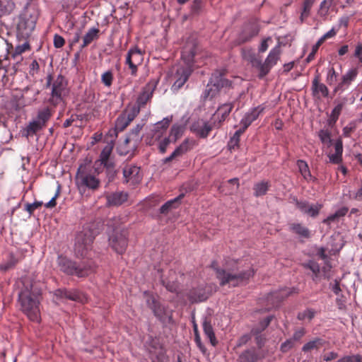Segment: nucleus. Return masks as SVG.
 I'll use <instances>...</instances> for the list:
<instances>
[{
  "label": "nucleus",
  "mask_w": 362,
  "mask_h": 362,
  "mask_svg": "<svg viewBox=\"0 0 362 362\" xmlns=\"http://www.w3.org/2000/svg\"><path fill=\"white\" fill-rule=\"evenodd\" d=\"M22 284L23 287L18 294L21 309L31 321L39 322L42 283L28 276L23 279Z\"/></svg>",
  "instance_id": "f257e3e1"
},
{
  "label": "nucleus",
  "mask_w": 362,
  "mask_h": 362,
  "mask_svg": "<svg viewBox=\"0 0 362 362\" xmlns=\"http://www.w3.org/2000/svg\"><path fill=\"white\" fill-rule=\"evenodd\" d=\"M39 16L35 5L28 3L15 18L16 36L18 40H28L34 30Z\"/></svg>",
  "instance_id": "f03ea898"
},
{
  "label": "nucleus",
  "mask_w": 362,
  "mask_h": 362,
  "mask_svg": "<svg viewBox=\"0 0 362 362\" xmlns=\"http://www.w3.org/2000/svg\"><path fill=\"white\" fill-rule=\"evenodd\" d=\"M57 263L62 272L78 278L88 276L93 273L95 269V264L91 259L76 262L62 255L58 257Z\"/></svg>",
  "instance_id": "7ed1b4c3"
},
{
  "label": "nucleus",
  "mask_w": 362,
  "mask_h": 362,
  "mask_svg": "<svg viewBox=\"0 0 362 362\" xmlns=\"http://www.w3.org/2000/svg\"><path fill=\"white\" fill-rule=\"evenodd\" d=\"M216 276L221 286L229 285L230 286H238L246 283L254 275V270L249 268L246 270H234L216 268Z\"/></svg>",
  "instance_id": "20e7f679"
},
{
  "label": "nucleus",
  "mask_w": 362,
  "mask_h": 362,
  "mask_svg": "<svg viewBox=\"0 0 362 362\" xmlns=\"http://www.w3.org/2000/svg\"><path fill=\"white\" fill-rule=\"evenodd\" d=\"M98 233L93 223L84 226L83 230L77 233L74 245V253L77 257H86Z\"/></svg>",
  "instance_id": "39448f33"
},
{
  "label": "nucleus",
  "mask_w": 362,
  "mask_h": 362,
  "mask_svg": "<svg viewBox=\"0 0 362 362\" xmlns=\"http://www.w3.org/2000/svg\"><path fill=\"white\" fill-rule=\"evenodd\" d=\"M100 169L94 167V169L90 166L81 165L77 171L76 176V182L80 191L85 192L86 189L92 191L97 190L100 185V179L96 177Z\"/></svg>",
  "instance_id": "423d86ee"
},
{
  "label": "nucleus",
  "mask_w": 362,
  "mask_h": 362,
  "mask_svg": "<svg viewBox=\"0 0 362 362\" xmlns=\"http://www.w3.org/2000/svg\"><path fill=\"white\" fill-rule=\"evenodd\" d=\"M196 46L194 44L192 47L186 46L182 52V58L187 64L186 67H180L176 71V80L173 84V87L180 89L187 82L189 76L192 72V65L194 62V58L196 54Z\"/></svg>",
  "instance_id": "0eeeda50"
},
{
  "label": "nucleus",
  "mask_w": 362,
  "mask_h": 362,
  "mask_svg": "<svg viewBox=\"0 0 362 362\" xmlns=\"http://www.w3.org/2000/svg\"><path fill=\"white\" fill-rule=\"evenodd\" d=\"M46 86L52 87L51 95L49 99V102L51 105L57 106L64 101V98L68 93L67 81L64 76L61 74L58 75L52 82V76H47Z\"/></svg>",
  "instance_id": "6e6552de"
},
{
  "label": "nucleus",
  "mask_w": 362,
  "mask_h": 362,
  "mask_svg": "<svg viewBox=\"0 0 362 362\" xmlns=\"http://www.w3.org/2000/svg\"><path fill=\"white\" fill-rule=\"evenodd\" d=\"M128 231L122 226L115 227L108 235V245L118 255L125 253L128 246Z\"/></svg>",
  "instance_id": "1a4fd4ad"
},
{
  "label": "nucleus",
  "mask_w": 362,
  "mask_h": 362,
  "mask_svg": "<svg viewBox=\"0 0 362 362\" xmlns=\"http://www.w3.org/2000/svg\"><path fill=\"white\" fill-rule=\"evenodd\" d=\"M114 146L115 144L113 140L107 141V144L103 148L99 158L95 162V166L96 168L100 169V167L103 166L104 168H106L107 173L110 175L111 177L115 175V164L111 158Z\"/></svg>",
  "instance_id": "9d476101"
},
{
  "label": "nucleus",
  "mask_w": 362,
  "mask_h": 362,
  "mask_svg": "<svg viewBox=\"0 0 362 362\" xmlns=\"http://www.w3.org/2000/svg\"><path fill=\"white\" fill-rule=\"evenodd\" d=\"M280 54L281 49L279 45L274 47L270 50L265 61L263 63L261 62L260 69L258 74L259 78H264L269 73L272 68L276 64L280 59Z\"/></svg>",
  "instance_id": "9b49d317"
},
{
  "label": "nucleus",
  "mask_w": 362,
  "mask_h": 362,
  "mask_svg": "<svg viewBox=\"0 0 362 362\" xmlns=\"http://www.w3.org/2000/svg\"><path fill=\"white\" fill-rule=\"evenodd\" d=\"M143 62V53L141 50L135 46L131 48L127 54L125 64L129 66L131 74L135 76L137 74L138 66Z\"/></svg>",
  "instance_id": "f8f14e48"
},
{
  "label": "nucleus",
  "mask_w": 362,
  "mask_h": 362,
  "mask_svg": "<svg viewBox=\"0 0 362 362\" xmlns=\"http://www.w3.org/2000/svg\"><path fill=\"white\" fill-rule=\"evenodd\" d=\"M210 83L216 86L221 92L227 93L233 88V83L226 77L225 70L215 71L210 78Z\"/></svg>",
  "instance_id": "ddd939ff"
},
{
  "label": "nucleus",
  "mask_w": 362,
  "mask_h": 362,
  "mask_svg": "<svg viewBox=\"0 0 362 362\" xmlns=\"http://www.w3.org/2000/svg\"><path fill=\"white\" fill-rule=\"evenodd\" d=\"M358 74L357 68L349 69L344 75L341 76L338 83L333 89V94L341 93L347 90L351 83L355 81Z\"/></svg>",
  "instance_id": "4468645a"
},
{
  "label": "nucleus",
  "mask_w": 362,
  "mask_h": 362,
  "mask_svg": "<svg viewBox=\"0 0 362 362\" xmlns=\"http://www.w3.org/2000/svg\"><path fill=\"white\" fill-rule=\"evenodd\" d=\"M141 141V136L140 135L130 132L124 141L117 146L118 153L122 156L128 154L137 147Z\"/></svg>",
  "instance_id": "2eb2a0df"
},
{
  "label": "nucleus",
  "mask_w": 362,
  "mask_h": 362,
  "mask_svg": "<svg viewBox=\"0 0 362 362\" xmlns=\"http://www.w3.org/2000/svg\"><path fill=\"white\" fill-rule=\"evenodd\" d=\"M190 131L200 139H206L214 129L210 122L203 119L194 121L189 127Z\"/></svg>",
  "instance_id": "dca6fc26"
},
{
  "label": "nucleus",
  "mask_w": 362,
  "mask_h": 362,
  "mask_svg": "<svg viewBox=\"0 0 362 362\" xmlns=\"http://www.w3.org/2000/svg\"><path fill=\"white\" fill-rule=\"evenodd\" d=\"M197 142L192 139H186L183 142L175 148V150L168 156L163 160V163H168L183 154L191 151L196 145Z\"/></svg>",
  "instance_id": "f3484780"
},
{
  "label": "nucleus",
  "mask_w": 362,
  "mask_h": 362,
  "mask_svg": "<svg viewBox=\"0 0 362 362\" xmlns=\"http://www.w3.org/2000/svg\"><path fill=\"white\" fill-rule=\"evenodd\" d=\"M156 85V83L153 81H151L145 85L137 98L136 104L138 107L136 109H139V111L140 108L144 107L151 100Z\"/></svg>",
  "instance_id": "a211bd4d"
},
{
  "label": "nucleus",
  "mask_w": 362,
  "mask_h": 362,
  "mask_svg": "<svg viewBox=\"0 0 362 362\" xmlns=\"http://www.w3.org/2000/svg\"><path fill=\"white\" fill-rule=\"evenodd\" d=\"M138 114L139 109H136V107L122 112L117 118L115 126L119 131L122 132L135 119Z\"/></svg>",
  "instance_id": "6ab92c4d"
},
{
  "label": "nucleus",
  "mask_w": 362,
  "mask_h": 362,
  "mask_svg": "<svg viewBox=\"0 0 362 362\" xmlns=\"http://www.w3.org/2000/svg\"><path fill=\"white\" fill-rule=\"evenodd\" d=\"M123 177L124 182L131 185L139 183L141 180L140 168L132 164L126 165L123 168Z\"/></svg>",
  "instance_id": "aec40b11"
},
{
  "label": "nucleus",
  "mask_w": 362,
  "mask_h": 362,
  "mask_svg": "<svg viewBox=\"0 0 362 362\" xmlns=\"http://www.w3.org/2000/svg\"><path fill=\"white\" fill-rule=\"evenodd\" d=\"M10 48H12V45H9L7 40L0 35V76H1L2 80L6 77L8 74V69L6 65L4 64V62L8 59Z\"/></svg>",
  "instance_id": "412c9836"
},
{
  "label": "nucleus",
  "mask_w": 362,
  "mask_h": 362,
  "mask_svg": "<svg viewBox=\"0 0 362 362\" xmlns=\"http://www.w3.org/2000/svg\"><path fill=\"white\" fill-rule=\"evenodd\" d=\"M148 307L153 311L154 315L159 320H163L166 315L165 308L156 298L147 291L144 292Z\"/></svg>",
  "instance_id": "4be33fe9"
},
{
  "label": "nucleus",
  "mask_w": 362,
  "mask_h": 362,
  "mask_svg": "<svg viewBox=\"0 0 362 362\" xmlns=\"http://www.w3.org/2000/svg\"><path fill=\"white\" fill-rule=\"evenodd\" d=\"M54 296L58 298H66L74 301H86V297L77 290L57 289Z\"/></svg>",
  "instance_id": "5701e85b"
},
{
  "label": "nucleus",
  "mask_w": 362,
  "mask_h": 362,
  "mask_svg": "<svg viewBox=\"0 0 362 362\" xmlns=\"http://www.w3.org/2000/svg\"><path fill=\"white\" fill-rule=\"evenodd\" d=\"M311 90L313 95L317 98L320 97L327 98L329 96V89L325 84L320 82L319 74L315 76L312 81Z\"/></svg>",
  "instance_id": "b1692460"
},
{
  "label": "nucleus",
  "mask_w": 362,
  "mask_h": 362,
  "mask_svg": "<svg viewBox=\"0 0 362 362\" xmlns=\"http://www.w3.org/2000/svg\"><path fill=\"white\" fill-rule=\"evenodd\" d=\"M264 109L265 107L262 105H258L257 107L251 109L242 118L240 124L247 129L250 125L258 118L259 115H261L264 111Z\"/></svg>",
  "instance_id": "393cba45"
},
{
  "label": "nucleus",
  "mask_w": 362,
  "mask_h": 362,
  "mask_svg": "<svg viewBox=\"0 0 362 362\" xmlns=\"http://www.w3.org/2000/svg\"><path fill=\"white\" fill-rule=\"evenodd\" d=\"M296 204L301 212L307 214L311 217H316L322 207V205L319 204L310 205L305 201L296 200Z\"/></svg>",
  "instance_id": "a878e982"
},
{
  "label": "nucleus",
  "mask_w": 362,
  "mask_h": 362,
  "mask_svg": "<svg viewBox=\"0 0 362 362\" xmlns=\"http://www.w3.org/2000/svg\"><path fill=\"white\" fill-rule=\"evenodd\" d=\"M334 153H329L327 156L329 158V162L339 165L342 163V153H343V143L341 139H339L334 143Z\"/></svg>",
  "instance_id": "bb28decb"
},
{
  "label": "nucleus",
  "mask_w": 362,
  "mask_h": 362,
  "mask_svg": "<svg viewBox=\"0 0 362 362\" xmlns=\"http://www.w3.org/2000/svg\"><path fill=\"white\" fill-rule=\"evenodd\" d=\"M129 194L126 192L118 191L106 196L107 204L109 206H119L127 201Z\"/></svg>",
  "instance_id": "cd10ccee"
},
{
  "label": "nucleus",
  "mask_w": 362,
  "mask_h": 362,
  "mask_svg": "<svg viewBox=\"0 0 362 362\" xmlns=\"http://www.w3.org/2000/svg\"><path fill=\"white\" fill-rule=\"evenodd\" d=\"M202 327L205 335L209 339L210 343L212 346H215L218 341L216 340L214 329L211 323L210 317H205L203 319Z\"/></svg>",
  "instance_id": "c85d7f7f"
},
{
  "label": "nucleus",
  "mask_w": 362,
  "mask_h": 362,
  "mask_svg": "<svg viewBox=\"0 0 362 362\" xmlns=\"http://www.w3.org/2000/svg\"><path fill=\"white\" fill-rule=\"evenodd\" d=\"M327 343V342L325 339L320 337H315L303 346L302 351L307 353L314 349L318 350Z\"/></svg>",
  "instance_id": "c756f323"
},
{
  "label": "nucleus",
  "mask_w": 362,
  "mask_h": 362,
  "mask_svg": "<svg viewBox=\"0 0 362 362\" xmlns=\"http://www.w3.org/2000/svg\"><path fill=\"white\" fill-rule=\"evenodd\" d=\"M189 298L192 303L202 302L208 298V296L203 287H198L189 291Z\"/></svg>",
  "instance_id": "7c9ffc66"
},
{
  "label": "nucleus",
  "mask_w": 362,
  "mask_h": 362,
  "mask_svg": "<svg viewBox=\"0 0 362 362\" xmlns=\"http://www.w3.org/2000/svg\"><path fill=\"white\" fill-rule=\"evenodd\" d=\"M259 359V354L254 349L245 350L238 357L239 362H257Z\"/></svg>",
  "instance_id": "2f4dec72"
},
{
  "label": "nucleus",
  "mask_w": 362,
  "mask_h": 362,
  "mask_svg": "<svg viewBox=\"0 0 362 362\" xmlns=\"http://www.w3.org/2000/svg\"><path fill=\"white\" fill-rule=\"evenodd\" d=\"M242 56L245 61L251 64L253 67L257 68L259 71L261 59L257 57L255 53L250 50L243 49Z\"/></svg>",
  "instance_id": "473e14b6"
},
{
  "label": "nucleus",
  "mask_w": 362,
  "mask_h": 362,
  "mask_svg": "<svg viewBox=\"0 0 362 362\" xmlns=\"http://www.w3.org/2000/svg\"><path fill=\"white\" fill-rule=\"evenodd\" d=\"M259 33V29L256 26H247L238 37L239 43H245L256 36Z\"/></svg>",
  "instance_id": "72a5a7b5"
},
{
  "label": "nucleus",
  "mask_w": 362,
  "mask_h": 362,
  "mask_svg": "<svg viewBox=\"0 0 362 362\" xmlns=\"http://www.w3.org/2000/svg\"><path fill=\"white\" fill-rule=\"evenodd\" d=\"M184 194H180L175 199H170L165 202L160 209V213L167 214L171 209L177 208L180 204Z\"/></svg>",
  "instance_id": "f704fd0d"
},
{
  "label": "nucleus",
  "mask_w": 362,
  "mask_h": 362,
  "mask_svg": "<svg viewBox=\"0 0 362 362\" xmlns=\"http://www.w3.org/2000/svg\"><path fill=\"white\" fill-rule=\"evenodd\" d=\"M289 230L300 237L309 238L310 236V230L301 223H292L289 224Z\"/></svg>",
  "instance_id": "c9c22d12"
},
{
  "label": "nucleus",
  "mask_w": 362,
  "mask_h": 362,
  "mask_svg": "<svg viewBox=\"0 0 362 362\" xmlns=\"http://www.w3.org/2000/svg\"><path fill=\"white\" fill-rule=\"evenodd\" d=\"M269 181H261L255 183L253 186V194L256 197L265 195L270 187Z\"/></svg>",
  "instance_id": "e433bc0d"
},
{
  "label": "nucleus",
  "mask_w": 362,
  "mask_h": 362,
  "mask_svg": "<svg viewBox=\"0 0 362 362\" xmlns=\"http://www.w3.org/2000/svg\"><path fill=\"white\" fill-rule=\"evenodd\" d=\"M273 319L272 315H269L264 318L262 320L259 321L258 324L255 325L251 329L250 334H262V332L267 329V327L269 325L272 320Z\"/></svg>",
  "instance_id": "4c0bfd02"
},
{
  "label": "nucleus",
  "mask_w": 362,
  "mask_h": 362,
  "mask_svg": "<svg viewBox=\"0 0 362 362\" xmlns=\"http://www.w3.org/2000/svg\"><path fill=\"white\" fill-rule=\"evenodd\" d=\"M171 119L168 117L164 118L162 121L156 124L154 127L155 134L153 136L156 139H158L165 132L170 125Z\"/></svg>",
  "instance_id": "58836bf2"
},
{
  "label": "nucleus",
  "mask_w": 362,
  "mask_h": 362,
  "mask_svg": "<svg viewBox=\"0 0 362 362\" xmlns=\"http://www.w3.org/2000/svg\"><path fill=\"white\" fill-rule=\"evenodd\" d=\"M52 113L49 107H47L40 110L37 112L36 121L38 122L42 127H45L47 122L50 119Z\"/></svg>",
  "instance_id": "ea45409f"
},
{
  "label": "nucleus",
  "mask_w": 362,
  "mask_h": 362,
  "mask_svg": "<svg viewBox=\"0 0 362 362\" xmlns=\"http://www.w3.org/2000/svg\"><path fill=\"white\" fill-rule=\"evenodd\" d=\"M99 32H100V30L98 28H90L88 31V33L84 35V37L83 38V44L81 47V49H83V48L87 47L94 40L98 39Z\"/></svg>",
  "instance_id": "a19ab883"
},
{
  "label": "nucleus",
  "mask_w": 362,
  "mask_h": 362,
  "mask_svg": "<svg viewBox=\"0 0 362 362\" xmlns=\"http://www.w3.org/2000/svg\"><path fill=\"white\" fill-rule=\"evenodd\" d=\"M44 127H42L38 122L36 120H33L30 122L28 126L25 127L23 135L28 138L30 136H33L37 132L42 129Z\"/></svg>",
  "instance_id": "79ce46f5"
},
{
  "label": "nucleus",
  "mask_w": 362,
  "mask_h": 362,
  "mask_svg": "<svg viewBox=\"0 0 362 362\" xmlns=\"http://www.w3.org/2000/svg\"><path fill=\"white\" fill-rule=\"evenodd\" d=\"M221 93V92L216 86H214L212 83L209 82L203 93L202 97L204 100H211Z\"/></svg>",
  "instance_id": "37998d69"
},
{
  "label": "nucleus",
  "mask_w": 362,
  "mask_h": 362,
  "mask_svg": "<svg viewBox=\"0 0 362 362\" xmlns=\"http://www.w3.org/2000/svg\"><path fill=\"white\" fill-rule=\"evenodd\" d=\"M296 165L303 178L306 180H310L312 179V175L307 162L303 160H298Z\"/></svg>",
  "instance_id": "c03bdc74"
},
{
  "label": "nucleus",
  "mask_w": 362,
  "mask_h": 362,
  "mask_svg": "<svg viewBox=\"0 0 362 362\" xmlns=\"http://www.w3.org/2000/svg\"><path fill=\"white\" fill-rule=\"evenodd\" d=\"M15 8V4L11 0H0V17L11 13Z\"/></svg>",
  "instance_id": "a18cd8bd"
},
{
  "label": "nucleus",
  "mask_w": 362,
  "mask_h": 362,
  "mask_svg": "<svg viewBox=\"0 0 362 362\" xmlns=\"http://www.w3.org/2000/svg\"><path fill=\"white\" fill-rule=\"evenodd\" d=\"M349 211L347 207H341L338 209L334 214L329 215L327 218L324 219L323 223L329 224L331 222L339 220L340 218L344 216Z\"/></svg>",
  "instance_id": "49530a36"
},
{
  "label": "nucleus",
  "mask_w": 362,
  "mask_h": 362,
  "mask_svg": "<svg viewBox=\"0 0 362 362\" xmlns=\"http://www.w3.org/2000/svg\"><path fill=\"white\" fill-rule=\"evenodd\" d=\"M234 107L233 103H224L218 107L217 110L214 113V118L217 116V115L221 114L222 115V118H227L230 115Z\"/></svg>",
  "instance_id": "de8ad7c7"
},
{
  "label": "nucleus",
  "mask_w": 362,
  "mask_h": 362,
  "mask_svg": "<svg viewBox=\"0 0 362 362\" xmlns=\"http://www.w3.org/2000/svg\"><path fill=\"white\" fill-rule=\"evenodd\" d=\"M184 132V127L180 124H173L170 129V134L168 137L171 139L173 142H175L179 138L181 137Z\"/></svg>",
  "instance_id": "09e8293b"
},
{
  "label": "nucleus",
  "mask_w": 362,
  "mask_h": 362,
  "mask_svg": "<svg viewBox=\"0 0 362 362\" xmlns=\"http://www.w3.org/2000/svg\"><path fill=\"white\" fill-rule=\"evenodd\" d=\"M333 1L334 0H323L320 3L317 12L320 17L326 18L328 16L329 8L333 4Z\"/></svg>",
  "instance_id": "8fccbe9b"
},
{
  "label": "nucleus",
  "mask_w": 362,
  "mask_h": 362,
  "mask_svg": "<svg viewBox=\"0 0 362 362\" xmlns=\"http://www.w3.org/2000/svg\"><path fill=\"white\" fill-rule=\"evenodd\" d=\"M316 0H304L303 3V11L300 15V21L303 22L310 13L311 8Z\"/></svg>",
  "instance_id": "3c124183"
},
{
  "label": "nucleus",
  "mask_w": 362,
  "mask_h": 362,
  "mask_svg": "<svg viewBox=\"0 0 362 362\" xmlns=\"http://www.w3.org/2000/svg\"><path fill=\"white\" fill-rule=\"evenodd\" d=\"M23 40L24 41V42L22 45H17L14 51L11 54L13 58L30 49V45L28 40Z\"/></svg>",
  "instance_id": "603ef678"
},
{
  "label": "nucleus",
  "mask_w": 362,
  "mask_h": 362,
  "mask_svg": "<svg viewBox=\"0 0 362 362\" xmlns=\"http://www.w3.org/2000/svg\"><path fill=\"white\" fill-rule=\"evenodd\" d=\"M316 311L313 308H307L306 310L298 313L297 315V318L299 320H308L309 321L312 320L315 316Z\"/></svg>",
  "instance_id": "864d4df0"
},
{
  "label": "nucleus",
  "mask_w": 362,
  "mask_h": 362,
  "mask_svg": "<svg viewBox=\"0 0 362 362\" xmlns=\"http://www.w3.org/2000/svg\"><path fill=\"white\" fill-rule=\"evenodd\" d=\"M114 75L112 70H107L101 75V82L105 87H110L112 85Z\"/></svg>",
  "instance_id": "5fc2aeb1"
},
{
  "label": "nucleus",
  "mask_w": 362,
  "mask_h": 362,
  "mask_svg": "<svg viewBox=\"0 0 362 362\" xmlns=\"http://www.w3.org/2000/svg\"><path fill=\"white\" fill-rule=\"evenodd\" d=\"M344 103H339L332 110L331 115H330V120L335 123L337 119H339V117L342 111V109L344 107Z\"/></svg>",
  "instance_id": "6e6d98bb"
},
{
  "label": "nucleus",
  "mask_w": 362,
  "mask_h": 362,
  "mask_svg": "<svg viewBox=\"0 0 362 362\" xmlns=\"http://www.w3.org/2000/svg\"><path fill=\"white\" fill-rule=\"evenodd\" d=\"M193 331L194 333V341L197 346L201 351H205L206 349L205 346L202 343L201 337L198 330V326L194 321L193 322Z\"/></svg>",
  "instance_id": "4d7b16f0"
},
{
  "label": "nucleus",
  "mask_w": 362,
  "mask_h": 362,
  "mask_svg": "<svg viewBox=\"0 0 362 362\" xmlns=\"http://www.w3.org/2000/svg\"><path fill=\"white\" fill-rule=\"evenodd\" d=\"M338 73L335 71L334 67H330L327 73L326 82L329 86H332L337 81Z\"/></svg>",
  "instance_id": "13d9d810"
},
{
  "label": "nucleus",
  "mask_w": 362,
  "mask_h": 362,
  "mask_svg": "<svg viewBox=\"0 0 362 362\" xmlns=\"http://www.w3.org/2000/svg\"><path fill=\"white\" fill-rule=\"evenodd\" d=\"M247 128H245L244 126H241V127L237 130L233 137L230 139V145L233 147L235 146H238L240 141V136L245 132Z\"/></svg>",
  "instance_id": "bf43d9fd"
},
{
  "label": "nucleus",
  "mask_w": 362,
  "mask_h": 362,
  "mask_svg": "<svg viewBox=\"0 0 362 362\" xmlns=\"http://www.w3.org/2000/svg\"><path fill=\"white\" fill-rule=\"evenodd\" d=\"M42 202L35 201L33 204L27 203L25 205V210L30 214L32 215L35 209H39L42 206Z\"/></svg>",
  "instance_id": "052dcab7"
},
{
  "label": "nucleus",
  "mask_w": 362,
  "mask_h": 362,
  "mask_svg": "<svg viewBox=\"0 0 362 362\" xmlns=\"http://www.w3.org/2000/svg\"><path fill=\"white\" fill-rule=\"evenodd\" d=\"M319 137L323 144H330L332 143L331 134L328 130H320L319 132Z\"/></svg>",
  "instance_id": "680f3d73"
},
{
  "label": "nucleus",
  "mask_w": 362,
  "mask_h": 362,
  "mask_svg": "<svg viewBox=\"0 0 362 362\" xmlns=\"http://www.w3.org/2000/svg\"><path fill=\"white\" fill-rule=\"evenodd\" d=\"M226 117L222 118V115L221 114L217 115V116L214 118V114L211 117L210 122L212 124L214 128L218 129L221 127L223 122L226 120Z\"/></svg>",
  "instance_id": "e2e57ef3"
},
{
  "label": "nucleus",
  "mask_w": 362,
  "mask_h": 362,
  "mask_svg": "<svg viewBox=\"0 0 362 362\" xmlns=\"http://www.w3.org/2000/svg\"><path fill=\"white\" fill-rule=\"evenodd\" d=\"M173 141L170 137H165L160 141L158 149L160 153L163 154L166 152L167 148Z\"/></svg>",
  "instance_id": "0e129e2a"
},
{
  "label": "nucleus",
  "mask_w": 362,
  "mask_h": 362,
  "mask_svg": "<svg viewBox=\"0 0 362 362\" xmlns=\"http://www.w3.org/2000/svg\"><path fill=\"white\" fill-rule=\"evenodd\" d=\"M305 334L306 330L304 327L298 328L295 329L293 337L291 339L293 340V341H298L303 337Z\"/></svg>",
  "instance_id": "69168bd1"
},
{
  "label": "nucleus",
  "mask_w": 362,
  "mask_h": 362,
  "mask_svg": "<svg viewBox=\"0 0 362 362\" xmlns=\"http://www.w3.org/2000/svg\"><path fill=\"white\" fill-rule=\"evenodd\" d=\"M294 346L293 340L292 339H288L286 340L284 343L281 344L280 350L283 353H286L291 349Z\"/></svg>",
  "instance_id": "338daca9"
},
{
  "label": "nucleus",
  "mask_w": 362,
  "mask_h": 362,
  "mask_svg": "<svg viewBox=\"0 0 362 362\" xmlns=\"http://www.w3.org/2000/svg\"><path fill=\"white\" fill-rule=\"evenodd\" d=\"M252 337H255L257 345L259 348H262L266 341V337L264 334H250Z\"/></svg>",
  "instance_id": "774afa93"
}]
</instances>
